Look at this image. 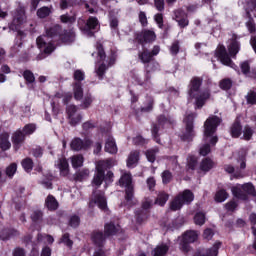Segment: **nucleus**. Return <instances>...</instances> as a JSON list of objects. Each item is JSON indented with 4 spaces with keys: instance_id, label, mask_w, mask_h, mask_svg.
I'll list each match as a JSON object with an SVG mask.
<instances>
[{
    "instance_id": "obj_1",
    "label": "nucleus",
    "mask_w": 256,
    "mask_h": 256,
    "mask_svg": "<svg viewBox=\"0 0 256 256\" xmlns=\"http://www.w3.org/2000/svg\"><path fill=\"white\" fill-rule=\"evenodd\" d=\"M61 31L60 26H54L49 30H46V35L40 36L36 39V44L40 51H43L46 55H49L55 51V46L53 45V37H57Z\"/></svg>"
},
{
    "instance_id": "obj_2",
    "label": "nucleus",
    "mask_w": 256,
    "mask_h": 256,
    "mask_svg": "<svg viewBox=\"0 0 256 256\" xmlns=\"http://www.w3.org/2000/svg\"><path fill=\"white\" fill-rule=\"evenodd\" d=\"M188 95L191 99H196V106L198 108L203 107V105H205V101L211 97L209 91L201 90V79L199 78L191 80Z\"/></svg>"
},
{
    "instance_id": "obj_3",
    "label": "nucleus",
    "mask_w": 256,
    "mask_h": 256,
    "mask_svg": "<svg viewBox=\"0 0 256 256\" xmlns=\"http://www.w3.org/2000/svg\"><path fill=\"white\" fill-rule=\"evenodd\" d=\"M221 124V118L210 116L204 123V140L206 143L215 145L218 141L217 136H213L217 127Z\"/></svg>"
},
{
    "instance_id": "obj_4",
    "label": "nucleus",
    "mask_w": 256,
    "mask_h": 256,
    "mask_svg": "<svg viewBox=\"0 0 256 256\" xmlns=\"http://www.w3.org/2000/svg\"><path fill=\"white\" fill-rule=\"evenodd\" d=\"M113 165H115V162L112 160L98 162V164L96 165V173L92 180V185L94 187H100L105 179V169L113 167Z\"/></svg>"
},
{
    "instance_id": "obj_5",
    "label": "nucleus",
    "mask_w": 256,
    "mask_h": 256,
    "mask_svg": "<svg viewBox=\"0 0 256 256\" xmlns=\"http://www.w3.org/2000/svg\"><path fill=\"white\" fill-rule=\"evenodd\" d=\"M120 187H124L126 189V201L127 205H132L133 202V177L131 173L124 172L119 180Z\"/></svg>"
},
{
    "instance_id": "obj_6",
    "label": "nucleus",
    "mask_w": 256,
    "mask_h": 256,
    "mask_svg": "<svg viewBox=\"0 0 256 256\" xmlns=\"http://www.w3.org/2000/svg\"><path fill=\"white\" fill-rule=\"evenodd\" d=\"M195 199L193 192L190 190H185L184 192L180 193L178 196L174 198V200L170 203L171 211H179L185 203H191Z\"/></svg>"
},
{
    "instance_id": "obj_7",
    "label": "nucleus",
    "mask_w": 256,
    "mask_h": 256,
    "mask_svg": "<svg viewBox=\"0 0 256 256\" xmlns=\"http://www.w3.org/2000/svg\"><path fill=\"white\" fill-rule=\"evenodd\" d=\"M232 193L234 197L237 199H242L243 201L247 199V193L248 195H256L255 187H253V184L251 183H246L243 185L238 184L232 187Z\"/></svg>"
},
{
    "instance_id": "obj_8",
    "label": "nucleus",
    "mask_w": 256,
    "mask_h": 256,
    "mask_svg": "<svg viewBox=\"0 0 256 256\" xmlns=\"http://www.w3.org/2000/svg\"><path fill=\"white\" fill-rule=\"evenodd\" d=\"M25 23V9L20 8L14 12L12 23L10 24V29L12 31H17L19 37H25V32L19 30L21 25Z\"/></svg>"
},
{
    "instance_id": "obj_9",
    "label": "nucleus",
    "mask_w": 256,
    "mask_h": 256,
    "mask_svg": "<svg viewBox=\"0 0 256 256\" xmlns=\"http://www.w3.org/2000/svg\"><path fill=\"white\" fill-rule=\"evenodd\" d=\"M198 237H199V234L197 233V231H194V230L186 231L181 237L180 249L182 251H189V244L195 243Z\"/></svg>"
},
{
    "instance_id": "obj_10",
    "label": "nucleus",
    "mask_w": 256,
    "mask_h": 256,
    "mask_svg": "<svg viewBox=\"0 0 256 256\" xmlns=\"http://www.w3.org/2000/svg\"><path fill=\"white\" fill-rule=\"evenodd\" d=\"M215 55L220 60L222 65H226L227 67H235V64H233V61L229 57L225 46L219 45L216 49Z\"/></svg>"
},
{
    "instance_id": "obj_11",
    "label": "nucleus",
    "mask_w": 256,
    "mask_h": 256,
    "mask_svg": "<svg viewBox=\"0 0 256 256\" xmlns=\"http://www.w3.org/2000/svg\"><path fill=\"white\" fill-rule=\"evenodd\" d=\"M94 205H97L99 209L105 211L107 209V198H105V194L102 192H94L90 201V207H94Z\"/></svg>"
},
{
    "instance_id": "obj_12",
    "label": "nucleus",
    "mask_w": 256,
    "mask_h": 256,
    "mask_svg": "<svg viewBox=\"0 0 256 256\" xmlns=\"http://www.w3.org/2000/svg\"><path fill=\"white\" fill-rule=\"evenodd\" d=\"M195 117H197V114L191 113L187 114L184 118V123L186 125V133L181 136L184 141L191 139V137H193V119H195Z\"/></svg>"
},
{
    "instance_id": "obj_13",
    "label": "nucleus",
    "mask_w": 256,
    "mask_h": 256,
    "mask_svg": "<svg viewBox=\"0 0 256 256\" xmlns=\"http://www.w3.org/2000/svg\"><path fill=\"white\" fill-rule=\"evenodd\" d=\"M66 112L72 125H78V123L83 119L81 114L77 113V106L69 105L66 108Z\"/></svg>"
},
{
    "instance_id": "obj_14",
    "label": "nucleus",
    "mask_w": 256,
    "mask_h": 256,
    "mask_svg": "<svg viewBox=\"0 0 256 256\" xmlns=\"http://www.w3.org/2000/svg\"><path fill=\"white\" fill-rule=\"evenodd\" d=\"M70 147L71 149H73V151H81V149H88V147H91V140H81L80 138H75L72 140Z\"/></svg>"
},
{
    "instance_id": "obj_15",
    "label": "nucleus",
    "mask_w": 256,
    "mask_h": 256,
    "mask_svg": "<svg viewBox=\"0 0 256 256\" xmlns=\"http://www.w3.org/2000/svg\"><path fill=\"white\" fill-rule=\"evenodd\" d=\"M229 55L232 57H236L237 53L241 50V43L237 41V35H233L232 38L230 39V42L227 46Z\"/></svg>"
},
{
    "instance_id": "obj_16",
    "label": "nucleus",
    "mask_w": 256,
    "mask_h": 256,
    "mask_svg": "<svg viewBox=\"0 0 256 256\" xmlns=\"http://www.w3.org/2000/svg\"><path fill=\"white\" fill-rule=\"evenodd\" d=\"M156 37L155 32L151 30H144L137 36V39L140 43H151V41H154Z\"/></svg>"
},
{
    "instance_id": "obj_17",
    "label": "nucleus",
    "mask_w": 256,
    "mask_h": 256,
    "mask_svg": "<svg viewBox=\"0 0 256 256\" xmlns=\"http://www.w3.org/2000/svg\"><path fill=\"white\" fill-rule=\"evenodd\" d=\"M104 149L106 153H111L112 155H115V153H117V143L115 142L113 136H108L106 138Z\"/></svg>"
},
{
    "instance_id": "obj_18",
    "label": "nucleus",
    "mask_w": 256,
    "mask_h": 256,
    "mask_svg": "<svg viewBox=\"0 0 256 256\" xmlns=\"http://www.w3.org/2000/svg\"><path fill=\"white\" fill-rule=\"evenodd\" d=\"M139 163V151H132L127 159V167L133 169Z\"/></svg>"
},
{
    "instance_id": "obj_19",
    "label": "nucleus",
    "mask_w": 256,
    "mask_h": 256,
    "mask_svg": "<svg viewBox=\"0 0 256 256\" xmlns=\"http://www.w3.org/2000/svg\"><path fill=\"white\" fill-rule=\"evenodd\" d=\"M56 165L59 168L61 175H63L64 177H66V175H69V163L67 162V159H59Z\"/></svg>"
},
{
    "instance_id": "obj_20",
    "label": "nucleus",
    "mask_w": 256,
    "mask_h": 256,
    "mask_svg": "<svg viewBox=\"0 0 256 256\" xmlns=\"http://www.w3.org/2000/svg\"><path fill=\"white\" fill-rule=\"evenodd\" d=\"M153 256H167L169 253V245L167 244H159L153 250Z\"/></svg>"
},
{
    "instance_id": "obj_21",
    "label": "nucleus",
    "mask_w": 256,
    "mask_h": 256,
    "mask_svg": "<svg viewBox=\"0 0 256 256\" xmlns=\"http://www.w3.org/2000/svg\"><path fill=\"white\" fill-rule=\"evenodd\" d=\"M0 147L2 151H7L11 149V142L9 141L8 133H2L0 135Z\"/></svg>"
},
{
    "instance_id": "obj_22",
    "label": "nucleus",
    "mask_w": 256,
    "mask_h": 256,
    "mask_svg": "<svg viewBox=\"0 0 256 256\" xmlns=\"http://www.w3.org/2000/svg\"><path fill=\"white\" fill-rule=\"evenodd\" d=\"M25 133L22 131H17L12 136V143L14 144V147H19L21 143L25 141Z\"/></svg>"
},
{
    "instance_id": "obj_23",
    "label": "nucleus",
    "mask_w": 256,
    "mask_h": 256,
    "mask_svg": "<svg viewBox=\"0 0 256 256\" xmlns=\"http://www.w3.org/2000/svg\"><path fill=\"white\" fill-rule=\"evenodd\" d=\"M73 94L76 101H81V99H83V87L81 86L80 82L74 83Z\"/></svg>"
},
{
    "instance_id": "obj_24",
    "label": "nucleus",
    "mask_w": 256,
    "mask_h": 256,
    "mask_svg": "<svg viewBox=\"0 0 256 256\" xmlns=\"http://www.w3.org/2000/svg\"><path fill=\"white\" fill-rule=\"evenodd\" d=\"M86 27L88 30H86V33H88V35H93L91 32V29H97V27H99V20L96 17H90L86 23Z\"/></svg>"
},
{
    "instance_id": "obj_25",
    "label": "nucleus",
    "mask_w": 256,
    "mask_h": 256,
    "mask_svg": "<svg viewBox=\"0 0 256 256\" xmlns=\"http://www.w3.org/2000/svg\"><path fill=\"white\" fill-rule=\"evenodd\" d=\"M46 207L50 210V211H55V209H57V207H59V202H57V199H55V197L49 195L46 198Z\"/></svg>"
},
{
    "instance_id": "obj_26",
    "label": "nucleus",
    "mask_w": 256,
    "mask_h": 256,
    "mask_svg": "<svg viewBox=\"0 0 256 256\" xmlns=\"http://www.w3.org/2000/svg\"><path fill=\"white\" fill-rule=\"evenodd\" d=\"M38 243H44V245H53L55 242V238L51 235L47 234H38Z\"/></svg>"
},
{
    "instance_id": "obj_27",
    "label": "nucleus",
    "mask_w": 256,
    "mask_h": 256,
    "mask_svg": "<svg viewBox=\"0 0 256 256\" xmlns=\"http://www.w3.org/2000/svg\"><path fill=\"white\" fill-rule=\"evenodd\" d=\"M83 161H85V159L83 158V155H81V154H77V155H74L71 157V163H72V167H74V169L83 167Z\"/></svg>"
},
{
    "instance_id": "obj_28",
    "label": "nucleus",
    "mask_w": 256,
    "mask_h": 256,
    "mask_svg": "<svg viewBox=\"0 0 256 256\" xmlns=\"http://www.w3.org/2000/svg\"><path fill=\"white\" fill-rule=\"evenodd\" d=\"M167 201H169V194L165 193V192H160L158 194L157 199L155 200L156 205H160L161 207H163V205H165V203H167Z\"/></svg>"
},
{
    "instance_id": "obj_29",
    "label": "nucleus",
    "mask_w": 256,
    "mask_h": 256,
    "mask_svg": "<svg viewBox=\"0 0 256 256\" xmlns=\"http://www.w3.org/2000/svg\"><path fill=\"white\" fill-rule=\"evenodd\" d=\"M92 240L95 243V245H98V247H101V245H103V241H105V237L103 236L102 232H95L92 235Z\"/></svg>"
},
{
    "instance_id": "obj_30",
    "label": "nucleus",
    "mask_w": 256,
    "mask_h": 256,
    "mask_svg": "<svg viewBox=\"0 0 256 256\" xmlns=\"http://www.w3.org/2000/svg\"><path fill=\"white\" fill-rule=\"evenodd\" d=\"M221 247V242H215V244L206 250V255L207 256H217L219 253V249Z\"/></svg>"
},
{
    "instance_id": "obj_31",
    "label": "nucleus",
    "mask_w": 256,
    "mask_h": 256,
    "mask_svg": "<svg viewBox=\"0 0 256 256\" xmlns=\"http://www.w3.org/2000/svg\"><path fill=\"white\" fill-rule=\"evenodd\" d=\"M213 165L214 163L211 159L205 158L200 164V169L201 171H209L210 169H213Z\"/></svg>"
},
{
    "instance_id": "obj_32",
    "label": "nucleus",
    "mask_w": 256,
    "mask_h": 256,
    "mask_svg": "<svg viewBox=\"0 0 256 256\" xmlns=\"http://www.w3.org/2000/svg\"><path fill=\"white\" fill-rule=\"evenodd\" d=\"M5 173L7 177H9L10 179H13L14 175L17 173V164L12 163L9 166H7Z\"/></svg>"
},
{
    "instance_id": "obj_33",
    "label": "nucleus",
    "mask_w": 256,
    "mask_h": 256,
    "mask_svg": "<svg viewBox=\"0 0 256 256\" xmlns=\"http://www.w3.org/2000/svg\"><path fill=\"white\" fill-rule=\"evenodd\" d=\"M104 231L106 235H115L119 231V226L116 227L113 223L106 224Z\"/></svg>"
},
{
    "instance_id": "obj_34",
    "label": "nucleus",
    "mask_w": 256,
    "mask_h": 256,
    "mask_svg": "<svg viewBox=\"0 0 256 256\" xmlns=\"http://www.w3.org/2000/svg\"><path fill=\"white\" fill-rule=\"evenodd\" d=\"M228 197L229 194H227L225 190H219L218 192H216L215 201L217 203H223V201H225Z\"/></svg>"
},
{
    "instance_id": "obj_35",
    "label": "nucleus",
    "mask_w": 256,
    "mask_h": 256,
    "mask_svg": "<svg viewBox=\"0 0 256 256\" xmlns=\"http://www.w3.org/2000/svg\"><path fill=\"white\" fill-rule=\"evenodd\" d=\"M91 103H93V96H91V94H86L82 99L81 108L88 109V107H91Z\"/></svg>"
},
{
    "instance_id": "obj_36",
    "label": "nucleus",
    "mask_w": 256,
    "mask_h": 256,
    "mask_svg": "<svg viewBox=\"0 0 256 256\" xmlns=\"http://www.w3.org/2000/svg\"><path fill=\"white\" fill-rule=\"evenodd\" d=\"M60 39L64 43H72V41H75V33H73V32H65L64 35L60 36Z\"/></svg>"
},
{
    "instance_id": "obj_37",
    "label": "nucleus",
    "mask_w": 256,
    "mask_h": 256,
    "mask_svg": "<svg viewBox=\"0 0 256 256\" xmlns=\"http://www.w3.org/2000/svg\"><path fill=\"white\" fill-rule=\"evenodd\" d=\"M167 3H175L177 0H166ZM154 5L157 11H163L165 9V0H154Z\"/></svg>"
},
{
    "instance_id": "obj_38",
    "label": "nucleus",
    "mask_w": 256,
    "mask_h": 256,
    "mask_svg": "<svg viewBox=\"0 0 256 256\" xmlns=\"http://www.w3.org/2000/svg\"><path fill=\"white\" fill-rule=\"evenodd\" d=\"M195 225H205V214L203 212H198L194 216Z\"/></svg>"
},
{
    "instance_id": "obj_39",
    "label": "nucleus",
    "mask_w": 256,
    "mask_h": 256,
    "mask_svg": "<svg viewBox=\"0 0 256 256\" xmlns=\"http://www.w3.org/2000/svg\"><path fill=\"white\" fill-rule=\"evenodd\" d=\"M37 15L40 19H45V17L51 15V9L49 7H42L37 11Z\"/></svg>"
},
{
    "instance_id": "obj_40",
    "label": "nucleus",
    "mask_w": 256,
    "mask_h": 256,
    "mask_svg": "<svg viewBox=\"0 0 256 256\" xmlns=\"http://www.w3.org/2000/svg\"><path fill=\"white\" fill-rule=\"evenodd\" d=\"M231 135L232 137H239L241 135V124L239 122L232 125Z\"/></svg>"
},
{
    "instance_id": "obj_41",
    "label": "nucleus",
    "mask_w": 256,
    "mask_h": 256,
    "mask_svg": "<svg viewBox=\"0 0 256 256\" xmlns=\"http://www.w3.org/2000/svg\"><path fill=\"white\" fill-rule=\"evenodd\" d=\"M37 126L35 124H26L22 130L26 135H32L35 133Z\"/></svg>"
},
{
    "instance_id": "obj_42",
    "label": "nucleus",
    "mask_w": 256,
    "mask_h": 256,
    "mask_svg": "<svg viewBox=\"0 0 256 256\" xmlns=\"http://www.w3.org/2000/svg\"><path fill=\"white\" fill-rule=\"evenodd\" d=\"M152 57L151 53L147 50L139 54V59H141L142 63H149Z\"/></svg>"
},
{
    "instance_id": "obj_43",
    "label": "nucleus",
    "mask_w": 256,
    "mask_h": 256,
    "mask_svg": "<svg viewBox=\"0 0 256 256\" xmlns=\"http://www.w3.org/2000/svg\"><path fill=\"white\" fill-rule=\"evenodd\" d=\"M187 167L193 171L195 167H197V157L189 156L187 159Z\"/></svg>"
},
{
    "instance_id": "obj_44",
    "label": "nucleus",
    "mask_w": 256,
    "mask_h": 256,
    "mask_svg": "<svg viewBox=\"0 0 256 256\" xmlns=\"http://www.w3.org/2000/svg\"><path fill=\"white\" fill-rule=\"evenodd\" d=\"M246 101L248 105H255L256 103V93L253 91H249L246 95Z\"/></svg>"
},
{
    "instance_id": "obj_45",
    "label": "nucleus",
    "mask_w": 256,
    "mask_h": 256,
    "mask_svg": "<svg viewBox=\"0 0 256 256\" xmlns=\"http://www.w3.org/2000/svg\"><path fill=\"white\" fill-rule=\"evenodd\" d=\"M157 149H150L146 152V157L150 163H155V157L157 155Z\"/></svg>"
},
{
    "instance_id": "obj_46",
    "label": "nucleus",
    "mask_w": 256,
    "mask_h": 256,
    "mask_svg": "<svg viewBox=\"0 0 256 256\" xmlns=\"http://www.w3.org/2000/svg\"><path fill=\"white\" fill-rule=\"evenodd\" d=\"M22 167L25 171H31L33 169V161L29 158H26L22 161Z\"/></svg>"
},
{
    "instance_id": "obj_47",
    "label": "nucleus",
    "mask_w": 256,
    "mask_h": 256,
    "mask_svg": "<svg viewBox=\"0 0 256 256\" xmlns=\"http://www.w3.org/2000/svg\"><path fill=\"white\" fill-rule=\"evenodd\" d=\"M233 82L231 79L226 78L220 82L221 89H224L225 91L229 90L230 87H232Z\"/></svg>"
},
{
    "instance_id": "obj_48",
    "label": "nucleus",
    "mask_w": 256,
    "mask_h": 256,
    "mask_svg": "<svg viewBox=\"0 0 256 256\" xmlns=\"http://www.w3.org/2000/svg\"><path fill=\"white\" fill-rule=\"evenodd\" d=\"M89 176V169H83L82 171L76 174V179L78 181H83V179H87Z\"/></svg>"
},
{
    "instance_id": "obj_49",
    "label": "nucleus",
    "mask_w": 256,
    "mask_h": 256,
    "mask_svg": "<svg viewBox=\"0 0 256 256\" xmlns=\"http://www.w3.org/2000/svg\"><path fill=\"white\" fill-rule=\"evenodd\" d=\"M23 77L28 83H33L35 81V76L33 75V72L29 70L24 71Z\"/></svg>"
},
{
    "instance_id": "obj_50",
    "label": "nucleus",
    "mask_w": 256,
    "mask_h": 256,
    "mask_svg": "<svg viewBox=\"0 0 256 256\" xmlns=\"http://www.w3.org/2000/svg\"><path fill=\"white\" fill-rule=\"evenodd\" d=\"M211 153V146L209 144H204L200 147V155L205 157L206 155H209Z\"/></svg>"
},
{
    "instance_id": "obj_51",
    "label": "nucleus",
    "mask_w": 256,
    "mask_h": 256,
    "mask_svg": "<svg viewBox=\"0 0 256 256\" xmlns=\"http://www.w3.org/2000/svg\"><path fill=\"white\" fill-rule=\"evenodd\" d=\"M238 155H239V159H240V169H245V167H246L245 157L247 155V151L242 150Z\"/></svg>"
},
{
    "instance_id": "obj_52",
    "label": "nucleus",
    "mask_w": 256,
    "mask_h": 256,
    "mask_svg": "<svg viewBox=\"0 0 256 256\" xmlns=\"http://www.w3.org/2000/svg\"><path fill=\"white\" fill-rule=\"evenodd\" d=\"M173 118H171V117H165V116H160L159 118H158V123H159V125H167V123H173Z\"/></svg>"
},
{
    "instance_id": "obj_53",
    "label": "nucleus",
    "mask_w": 256,
    "mask_h": 256,
    "mask_svg": "<svg viewBox=\"0 0 256 256\" xmlns=\"http://www.w3.org/2000/svg\"><path fill=\"white\" fill-rule=\"evenodd\" d=\"M80 223H81V220L79 219V216L74 215L70 218V221H69L70 227H79Z\"/></svg>"
},
{
    "instance_id": "obj_54",
    "label": "nucleus",
    "mask_w": 256,
    "mask_h": 256,
    "mask_svg": "<svg viewBox=\"0 0 256 256\" xmlns=\"http://www.w3.org/2000/svg\"><path fill=\"white\" fill-rule=\"evenodd\" d=\"M244 139L246 141H249V139H251V137H253V130L251 128H249L248 126H246L244 128V135H243Z\"/></svg>"
},
{
    "instance_id": "obj_55",
    "label": "nucleus",
    "mask_w": 256,
    "mask_h": 256,
    "mask_svg": "<svg viewBox=\"0 0 256 256\" xmlns=\"http://www.w3.org/2000/svg\"><path fill=\"white\" fill-rule=\"evenodd\" d=\"M159 69V63L157 62H151L146 66V71L150 73V71H157Z\"/></svg>"
},
{
    "instance_id": "obj_56",
    "label": "nucleus",
    "mask_w": 256,
    "mask_h": 256,
    "mask_svg": "<svg viewBox=\"0 0 256 256\" xmlns=\"http://www.w3.org/2000/svg\"><path fill=\"white\" fill-rule=\"evenodd\" d=\"M172 177L173 176L171 175V172L164 171L162 173V181H163V183H169V181H171Z\"/></svg>"
},
{
    "instance_id": "obj_57",
    "label": "nucleus",
    "mask_w": 256,
    "mask_h": 256,
    "mask_svg": "<svg viewBox=\"0 0 256 256\" xmlns=\"http://www.w3.org/2000/svg\"><path fill=\"white\" fill-rule=\"evenodd\" d=\"M41 217H43V213L41 211H35L31 215V219L34 222L41 221Z\"/></svg>"
},
{
    "instance_id": "obj_58",
    "label": "nucleus",
    "mask_w": 256,
    "mask_h": 256,
    "mask_svg": "<svg viewBox=\"0 0 256 256\" xmlns=\"http://www.w3.org/2000/svg\"><path fill=\"white\" fill-rule=\"evenodd\" d=\"M75 81H83L85 79V74L81 70H76L74 72Z\"/></svg>"
},
{
    "instance_id": "obj_59",
    "label": "nucleus",
    "mask_w": 256,
    "mask_h": 256,
    "mask_svg": "<svg viewBox=\"0 0 256 256\" xmlns=\"http://www.w3.org/2000/svg\"><path fill=\"white\" fill-rule=\"evenodd\" d=\"M61 21L62 23H75V16L62 15Z\"/></svg>"
},
{
    "instance_id": "obj_60",
    "label": "nucleus",
    "mask_w": 256,
    "mask_h": 256,
    "mask_svg": "<svg viewBox=\"0 0 256 256\" xmlns=\"http://www.w3.org/2000/svg\"><path fill=\"white\" fill-rule=\"evenodd\" d=\"M107 69V67L105 66V64H101L100 66H98V68L96 69V73L98 75V77H103V75L105 74V70Z\"/></svg>"
},
{
    "instance_id": "obj_61",
    "label": "nucleus",
    "mask_w": 256,
    "mask_h": 256,
    "mask_svg": "<svg viewBox=\"0 0 256 256\" xmlns=\"http://www.w3.org/2000/svg\"><path fill=\"white\" fill-rule=\"evenodd\" d=\"M246 11L247 13H249V11H256V0H251L248 2Z\"/></svg>"
},
{
    "instance_id": "obj_62",
    "label": "nucleus",
    "mask_w": 256,
    "mask_h": 256,
    "mask_svg": "<svg viewBox=\"0 0 256 256\" xmlns=\"http://www.w3.org/2000/svg\"><path fill=\"white\" fill-rule=\"evenodd\" d=\"M184 17H187V14L183 10H177L175 11V19L176 21H180Z\"/></svg>"
},
{
    "instance_id": "obj_63",
    "label": "nucleus",
    "mask_w": 256,
    "mask_h": 256,
    "mask_svg": "<svg viewBox=\"0 0 256 256\" xmlns=\"http://www.w3.org/2000/svg\"><path fill=\"white\" fill-rule=\"evenodd\" d=\"M139 21H140L141 25H143V26L147 25V15L145 14V12L139 13Z\"/></svg>"
},
{
    "instance_id": "obj_64",
    "label": "nucleus",
    "mask_w": 256,
    "mask_h": 256,
    "mask_svg": "<svg viewBox=\"0 0 256 256\" xmlns=\"http://www.w3.org/2000/svg\"><path fill=\"white\" fill-rule=\"evenodd\" d=\"M13 256H25V250L22 248H15L13 251Z\"/></svg>"
}]
</instances>
